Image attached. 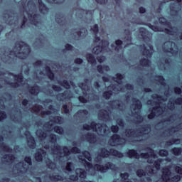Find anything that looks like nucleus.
<instances>
[{
    "label": "nucleus",
    "instance_id": "1",
    "mask_svg": "<svg viewBox=\"0 0 182 182\" xmlns=\"http://www.w3.org/2000/svg\"><path fill=\"white\" fill-rule=\"evenodd\" d=\"M23 6V23L21 26V29L25 28L28 18L30 21L31 25H33L36 28H39L42 25L41 21V16L39 14H35V12L38 11L36 4L33 0H22L21 1Z\"/></svg>",
    "mask_w": 182,
    "mask_h": 182
},
{
    "label": "nucleus",
    "instance_id": "2",
    "mask_svg": "<svg viewBox=\"0 0 182 182\" xmlns=\"http://www.w3.org/2000/svg\"><path fill=\"white\" fill-rule=\"evenodd\" d=\"M31 53V47L25 42L18 41L16 43L13 50L9 53L5 51L4 55L1 56V60L4 63H12L14 60L16 58L18 59H26Z\"/></svg>",
    "mask_w": 182,
    "mask_h": 182
},
{
    "label": "nucleus",
    "instance_id": "3",
    "mask_svg": "<svg viewBox=\"0 0 182 182\" xmlns=\"http://www.w3.org/2000/svg\"><path fill=\"white\" fill-rule=\"evenodd\" d=\"M80 160V163H82L83 166H85V168L88 171H93L91 173L92 176H95L96 171H100V173H107L109 170H113L114 171H117L119 169L116 165L112 162L107 163L105 166L100 164H95L93 166L92 163L88 161H92V155H90V152L87 151H84L82 152V156H79L78 157ZM88 161H87V160Z\"/></svg>",
    "mask_w": 182,
    "mask_h": 182
},
{
    "label": "nucleus",
    "instance_id": "4",
    "mask_svg": "<svg viewBox=\"0 0 182 182\" xmlns=\"http://www.w3.org/2000/svg\"><path fill=\"white\" fill-rule=\"evenodd\" d=\"M145 151H148L146 153H141L140 154L137 153V150L136 149H129L127 152V157L129 159H136V160H139L141 159H147V163L149 164H154V167L151 168V171L149 174L153 176V174H156V170H160V159L154 160L157 159V155L154 153V150L150 147H146L144 149Z\"/></svg>",
    "mask_w": 182,
    "mask_h": 182
},
{
    "label": "nucleus",
    "instance_id": "5",
    "mask_svg": "<svg viewBox=\"0 0 182 182\" xmlns=\"http://www.w3.org/2000/svg\"><path fill=\"white\" fill-rule=\"evenodd\" d=\"M48 139L50 142L48 144L44 146V149L46 150L50 149L52 154H55L58 156L60 159H63V157H68L70 154V153H73L74 154H77L80 153V149L79 148L75 146L69 151V148L68 146H64L62 149V146L59 144H56L58 141V136L55 134H51L48 136Z\"/></svg>",
    "mask_w": 182,
    "mask_h": 182
},
{
    "label": "nucleus",
    "instance_id": "6",
    "mask_svg": "<svg viewBox=\"0 0 182 182\" xmlns=\"http://www.w3.org/2000/svg\"><path fill=\"white\" fill-rule=\"evenodd\" d=\"M150 132H151V127L149 124H146L136 131L132 129H125V136L131 143H136L145 140L146 136H149Z\"/></svg>",
    "mask_w": 182,
    "mask_h": 182
},
{
    "label": "nucleus",
    "instance_id": "7",
    "mask_svg": "<svg viewBox=\"0 0 182 182\" xmlns=\"http://www.w3.org/2000/svg\"><path fill=\"white\" fill-rule=\"evenodd\" d=\"M139 35L143 39L145 44L140 46V49L142 51V55L147 58V59H150L153 55V46L151 45V38L147 36V30L144 28H139Z\"/></svg>",
    "mask_w": 182,
    "mask_h": 182
},
{
    "label": "nucleus",
    "instance_id": "8",
    "mask_svg": "<svg viewBox=\"0 0 182 182\" xmlns=\"http://www.w3.org/2000/svg\"><path fill=\"white\" fill-rule=\"evenodd\" d=\"M89 85H92V81L89 79H85V83H80L79 87L82 90L83 96L78 97L81 103H87L89 100H95L96 95L94 93L90 92V87Z\"/></svg>",
    "mask_w": 182,
    "mask_h": 182
},
{
    "label": "nucleus",
    "instance_id": "9",
    "mask_svg": "<svg viewBox=\"0 0 182 182\" xmlns=\"http://www.w3.org/2000/svg\"><path fill=\"white\" fill-rule=\"evenodd\" d=\"M114 82H117V84H112L108 87V90L103 93L102 96L104 99H110L113 95V92H123V75L120 73H117L116 77L112 78Z\"/></svg>",
    "mask_w": 182,
    "mask_h": 182
},
{
    "label": "nucleus",
    "instance_id": "10",
    "mask_svg": "<svg viewBox=\"0 0 182 182\" xmlns=\"http://www.w3.org/2000/svg\"><path fill=\"white\" fill-rule=\"evenodd\" d=\"M84 130H92L96 132L98 136H102V137H107L110 134V129L106 124H96L95 122H92L90 125L85 124L83 125Z\"/></svg>",
    "mask_w": 182,
    "mask_h": 182
},
{
    "label": "nucleus",
    "instance_id": "11",
    "mask_svg": "<svg viewBox=\"0 0 182 182\" xmlns=\"http://www.w3.org/2000/svg\"><path fill=\"white\" fill-rule=\"evenodd\" d=\"M109 156H114V157H118V159H122L123 158V153L113 149H111L109 151L106 148H102L101 149L100 152L98 153L97 156L95 158V162L102 164V159H107Z\"/></svg>",
    "mask_w": 182,
    "mask_h": 182
},
{
    "label": "nucleus",
    "instance_id": "12",
    "mask_svg": "<svg viewBox=\"0 0 182 182\" xmlns=\"http://www.w3.org/2000/svg\"><path fill=\"white\" fill-rule=\"evenodd\" d=\"M30 166H32V159H31L30 156H26L24 162L21 161L14 167V173H15L16 176H23L29 171Z\"/></svg>",
    "mask_w": 182,
    "mask_h": 182
},
{
    "label": "nucleus",
    "instance_id": "13",
    "mask_svg": "<svg viewBox=\"0 0 182 182\" xmlns=\"http://www.w3.org/2000/svg\"><path fill=\"white\" fill-rule=\"evenodd\" d=\"M130 107L131 116L136 119V123H141V122L144 120V118L141 116V107H143L141 101L140 100H137L136 98H133L132 104L131 105Z\"/></svg>",
    "mask_w": 182,
    "mask_h": 182
},
{
    "label": "nucleus",
    "instance_id": "14",
    "mask_svg": "<svg viewBox=\"0 0 182 182\" xmlns=\"http://www.w3.org/2000/svg\"><path fill=\"white\" fill-rule=\"evenodd\" d=\"M152 99L147 101V105L150 106H154L151 112L148 115V119H154L156 116H160V95L157 94H154L151 96Z\"/></svg>",
    "mask_w": 182,
    "mask_h": 182
},
{
    "label": "nucleus",
    "instance_id": "15",
    "mask_svg": "<svg viewBox=\"0 0 182 182\" xmlns=\"http://www.w3.org/2000/svg\"><path fill=\"white\" fill-rule=\"evenodd\" d=\"M35 159L36 161H42V160H44L48 168H50L51 170H55L56 168V164L53 162L48 157V154H46V151L42 149H38L35 154Z\"/></svg>",
    "mask_w": 182,
    "mask_h": 182
},
{
    "label": "nucleus",
    "instance_id": "16",
    "mask_svg": "<svg viewBox=\"0 0 182 182\" xmlns=\"http://www.w3.org/2000/svg\"><path fill=\"white\" fill-rule=\"evenodd\" d=\"M161 178L164 182H178L181 180L179 175H173L169 168H164Z\"/></svg>",
    "mask_w": 182,
    "mask_h": 182
},
{
    "label": "nucleus",
    "instance_id": "17",
    "mask_svg": "<svg viewBox=\"0 0 182 182\" xmlns=\"http://www.w3.org/2000/svg\"><path fill=\"white\" fill-rule=\"evenodd\" d=\"M3 19L7 25L16 28V23H18V18H16V14H15L14 12L11 11H6L4 14Z\"/></svg>",
    "mask_w": 182,
    "mask_h": 182
},
{
    "label": "nucleus",
    "instance_id": "18",
    "mask_svg": "<svg viewBox=\"0 0 182 182\" xmlns=\"http://www.w3.org/2000/svg\"><path fill=\"white\" fill-rule=\"evenodd\" d=\"M9 75L14 76V80H16L17 82H7L5 80L6 83L7 85H9L11 87H14V89H16L19 87V86H23V75H22V73L18 75H14V73H9Z\"/></svg>",
    "mask_w": 182,
    "mask_h": 182
},
{
    "label": "nucleus",
    "instance_id": "19",
    "mask_svg": "<svg viewBox=\"0 0 182 182\" xmlns=\"http://www.w3.org/2000/svg\"><path fill=\"white\" fill-rule=\"evenodd\" d=\"M109 49V41L106 40H102L100 44L92 49V53L95 55H99V53H102V52H105V50L107 51Z\"/></svg>",
    "mask_w": 182,
    "mask_h": 182
},
{
    "label": "nucleus",
    "instance_id": "20",
    "mask_svg": "<svg viewBox=\"0 0 182 182\" xmlns=\"http://www.w3.org/2000/svg\"><path fill=\"white\" fill-rule=\"evenodd\" d=\"M126 143V139L124 138H121L120 135L119 134H113L109 141V146H122Z\"/></svg>",
    "mask_w": 182,
    "mask_h": 182
},
{
    "label": "nucleus",
    "instance_id": "21",
    "mask_svg": "<svg viewBox=\"0 0 182 182\" xmlns=\"http://www.w3.org/2000/svg\"><path fill=\"white\" fill-rule=\"evenodd\" d=\"M27 139L28 146L30 149H35L36 147V142L35 141V138L32 136L29 131H26L24 133Z\"/></svg>",
    "mask_w": 182,
    "mask_h": 182
},
{
    "label": "nucleus",
    "instance_id": "22",
    "mask_svg": "<svg viewBox=\"0 0 182 182\" xmlns=\"http://www.w3.org/2000/svg\"><path fill=\"white\" fill-rule=\"evenodd\" d=\"M98 118L100 120H102L103 122H110V120H112L109 112L105 109H101L98 112Z\"/></svg>",
    "mask_w": 182,
    "mask_h": 182
},
{
    "label": "nucleus",
    "instance_id": "23",
    "mask_svg": "<svg viewBox=\"0 0 182 182\" xmlns=\"http://www.w3.org/2000/svg\"><path fill=\"white\" fill-rule=\"evenodd\" d=\"M73 97V94L70 90H66L63 93H59L57 95V100L59 102H65L66 99H70Z\"/></svg>",
    "mask_w": 182,
    "mask_h": 182
},
{
    "label": "nucleus",
    "instance_id": "24",
    "mask_svg": "<svg viewBox=\"0 0 182 182\" xmlns=\"http://www.w3.org/2000/svg\"><path fill=\"white\" fill-rule=\"evenodd\" d=\"M168 45L171 46V48L168 50H166V53H171L172 56H175V55L178 53V48H177V46H176L175 43L167 42L164 43V46H167Z\"/></svg>",
    "mask_w": 182,
    "mask_h": 182
},
{
    "label": "nucleus",
    "instance_id": "25",
    "mask_svg": "<svg viewBox=\"0 0 182 182\" xmlns=\"http://www.w3.org/2000/svg\"><path fill=\"white\" fill-rule=\"evenodd\" d=\"M111 105L112 106V109H117L118 110H121V112H123V110L126 109V105L119 100L112 101Z\"/></svg>",
    "mask_w": 182,
    "mask_h": 182
},
{
    "label": "nucleus",
    "instance_id": "26",
    "mask_svg": "<svg viewBox=\"0 0 182 182\" xmlns=\"http://www.w3.org/2000/svg\"><path fill=\"white\" fill-rule=\"evenodd\" d=\"M15 156L13 154H6L3 156L1 161L4 164H12L14 161H15Z\"/></svg>",
    "mask_w": 182,
    "mask_h": 182
},
{
    "label": "nucleus",
    "instance_id": "27",
    "mask_svg": "<svg viewBox=\"0 0 182 182\" xmlns=\"http://www.w3.org/2000/svg\"><path fill=\"white\" fill-rule=\"evenodd\" d=\"M85 140L88 143H90V144H95L97 141V138L96 137V135L93 133H87L85 135Z\"/></svg>",
    "mask_w": 182,
    "mask_h": 182
},
{
    "label": "nucleus",
    "instance_id": "28",
    "mask_svg": "<svg viewBox=\"0 0 182 182\" xmlns=\"http://www.w3.org/2000/svg\"><path fill=\"white\" fill-rule=\"evenodd\" d=\"M87 35V30L85 28L75 29L74 31V36H77V38H85Z\"/></svg>",
    "mask_w": 182,
    "mask_h": 182
},
{
    "label": "nucleus",
    "instance_id": "29",
    "mask_svg": "<svg viewBox=\"0 0 182 182\" xmlns=\"http://www.w3.org/2000/svg\"><path fill=\"white\" fill-rule=\"evenodd\" d=\"M122 45H123V41L121 40H117L115 41V43L111 45V48L115 50V52H123V48L122 47Z\"/></svg>",
    "mask_w": 182,
    "mask_h": 182
},
{
    "label": "nucleus",
    "instance_id": "30",
    "mask_svg": "<svg viewBox=\"0 0 182 182\" xmlns=\"http://www.w3.org/2000/svg\"><path fill=\"white\" fill-rule=\"evenodd\" d=\"M182 105V98L179 97L176 99L175 101H173V100H170L168 103V108L170 110L174 109V105Z\"/></svg>",
    "mask_w": 182,
    "mask_h": 182
},
{
    "label": "nucleus",
    "instance_id": "31",
    "mask_svg": "<svg viewBox=\"0 0 182 182\" xmlns=\"http://www.w3.org/2000/svg\"><path fill=\"white\" fill-rule=\"evenodd\" d=\"M28 92L29 93H31V95H33V96H38V95H39V92H41V87L38 85L29 87Z\"/></svg>",
    "mask_w": 182,
    "mask_h": 182
},
{
    "label": "nucleus",
    "instance_id": "32",
    "mask_svg": "<svg viewBox=\"0 0 182 182\" xmlns=\"http://www.w3.org/2000/svg\"><path fill=\"white\" fill-rule=\"evenodd\" d=\"M38 4L41 14H43V15H46V14H48V12H49V9L46 7L42 0H38Z\"/></svg>",
    "mask_w": 182,
    "mask_h": 182
},
{
    "label": "nucleus",
    "instance_id": "33",
    "mask_svg": "<svg viewBox=\"0 0 182 182\" xmlns=\"http://www.w3.org/2000/svg\"><path fill=\"white\" fill-rule=\"evenodd\" d=\"M87 114H89V112L87 110L80 109L74 115V117H79L80 119H83L85 117H87Z\"/></svg>",
    "mask_w": 182,
    "mask_h": 182
},
{
    "label": "nucleus",
    "instance_id": "34",
    "mask_svg": "<svg viewBox=\"0 0 182 182\" xmlns=\"http://www.w3.org/2000/svg\"><path fill=\"white\" fill-rule=\"evenodd\" d=\"M125 33L127 34V37H125L124 43H126V45L124 46V48H127L129 45H132V33L130 31L127 30L125 31Z\"/></svg>",
    "mask_w": 182,
    "mask_h": 182
},
{
    "label": "nucleus",
    "instance_id": "35",
    "mask_svg": "<svg viewBox=\"0 0 182 182\" xmlns=\"http://www.w3.org/2000/svg\"><path fill=\"white\" fill-rule=\"evenodd\" d=\"M92 32H93L95 40V43H97V42H100V37H97V33H99V26L97 24L94 25L93 28H91Z\"/></svg>",
    "mask_w": 182,
    "mask_h": 182
},
{
    "label": "nucleus",
    "instance_id": "36",
    "mask_svg": "<svg viewBox=\"0 0 182 182\" xmlns=\"http://www.w3.org/2000/svg\"><path fill=\"white\" fill-rule=\"evenodd\" d=\"M55 21L57 23H58V25H60L61 26L66 25V18H65L62 14L56 16Z\"/></svg>",
    "mask_w": 182,
    "mask_h": 182
},
{
    "label": "nucleus",
    "instance_id": "37",
    "mask_svg": "<svg viewBox=\"0 0 182 182\" xmlns=\"http://www.w3.org/2000/svg\"><path fill=\"white\" fill-rule=\"evenodd\" d=\"M45 70L48 77H49L50 80H53V79H55V74L52 72V70H50V67H46Z\"/></svg>",
    "mask_w": 182,
    "mask_h": 182
},
{
    "label": "nucleus",
    "instance_id": "38",
    "mask_svg": "<svg viewBox=\"0 0 182 182\" xmlns=\"http://www.w3.org/2000/svg\"><path fill=\"white\" fill-rule=\"evenodd\" d=\"M36 136L41 139H46L48 137V134L42 129H38L36 132Z\"/></svg>",
    "mask_w": 182,
    "mask_h": 182
},
{
    "label": "nucleus",
    "instance_id": "39",
    "mask_svg": "<svg viewBox=\"0 0 182 182\" xmlns=\"http://www.w3.org/2000/svg\"><path fill=\"white\" fill-rule=\"evenodd\" d=\"M87 60L89 63H91L93 66L96 65V58L93 56V54H87Z\"/></svg>",
    "mask_w": 182,
    "mask_h": 182
},
{
    "label": "nucleus",
    "instance_id": "40",
    "mask_svg": "<svg viewBox=\"0 0 182 182\" xmlns=\"http://www.w3.org/2000/svg\"><path fill=\"white\" fill-rule=\"evenodd\" d=\"M0 149H1L3 151H6V153H12V149L6 145L4 142L0 143Z\"/></svg>",
    "mask_w": 182,
    "mask_h": 182
},
{
    "label": "nucleus",
    "instance_id": "41",
    "mask_svg": "<svg viewBox=\"0 0 182 182\" xmlns=\"http://www.w3.org/2000/svg\"><path fill=\"white\" fill-rule=\"evenodd\" d=\"M103 69L105 70V72H109L110 70V68H109L108 65H97V70L99 72V73L103 74Z\"/></svg>",
    "mask_w": 182,
    "mask_h": 182
},
{
    "label": "nucleus",
    "instance_id": "42",
    "mask_svg": "<svg viewBox=\"0 0 182 182\" xmlns=\"http://www.w3.org/2000/svg\"><path fill=\"white\" fill-rule=\"evenodd\" d=\"M49 178L51 181L56 182V181H63L65 180L62 176L59 175H55V176H50Z\"/></svg>",
    "mask_w": 182,
    "mask_h": 182
},
{
    "label": "nucleus",
    "instance_id": "43",
    "mask_svg": "<svg viewBox=\"0 0 182 182\" xmlns=\"http://www.w3.org/2000/svg\"><path fill=\"white\" fill-rule=\"evenodd\" d=\"M58 85H60V86H63V87H65V89H70V85L69 84V82L68 81V80H64L63 81L58 80Z\"/></svg>",
    "mask_w": 182,
    "mask_h": 182
},
{
    "label": "nucleus",
    "instance_id": "44",
    "mask_svg": "<svg viewBox=\"0 0 182 182\" xmlns=\"http://www.w3.org/2000/svg\"><path fill=\"white\" fill-rule=\"evenodd\" d=\"M140 65L141 66H145L147 68L151 65V61H150L149 59L144 58L140 60Z\"/></svg>",
    "mask_w": 182,
    "mask_h": 182
},
{
    "label": "nucleus",
    "instance_id": "45",
    "mask_svg": "<svg viewBox=\"0 0 182 182\" xmlns=\"http://www.w3.org/2000/svg\"><path fill=\"white\" fill-rule=\"evenodd\" d=\"M43 127L47 129V132H50V130H52V127H53V122L50 121L44 124Z\"/></svg>",
    "mask_w": 182,
    "mask_h": 182
},
{
    "label": "nucleus",
    "instance_id": "46",
    "mask_svg": "<svg viewBox=\"0 0 182 182\" xmlns=\"http://www.w3.org/2000/svg\"><path fill=\"white\" fill-rule=\"evenodd\" d=\"M172 154H174V156H180L182 153V149L181 148H173L171 150Z\"/></svg>",
    "mask_w": 182,
    "mask_h": 182
},
{
    "label": "nucleus",
    "instance_id": "47",
    "mask_svg": "<svg viewBox=\"0 0 182 182\" xmlns=\"http://www.w3.org/2000/svg\"><path fill=\"white\" fill-rule=\"evenodd\" d=\"M53 129L55 133H58V134H63V133H65V131L62 127L55 126Z\"/></svg>",
    "mask_w": 182,
    "mask_h": 182
},
{
    "label": "nucleus",
    "instance_id": "48",
    "mask_svg": "<svg viewBox=\"0 0 182 182\" xmlns=\"http://www.w3.org/2000/svg\"><path fill=\"white\" fill-rule=\"evenodd\" d=\"M73 168V163L68 162L67 163V165L65 166V171H68V173H72Z\"/></svg>",
    "mask_w": 182,
    "mask_h": 182
},
{
    "label": "nucleus",
    "instance_id": "49",
    "mask_svg": "<svg viewBox=\"0 0 182 182\" xmlns=\"http://www.w3.org/2000/svg\"><path fill=\"white\" fill-rule=\"evenodd\" d=\"M54 122L57 124H62V123H63V118H62L61 117H58V116L54 117Z\"/></svg>",
    "mask_w": 182,
    "mask_h": 182
},
{
    "label": "nucleus",
    "instance_id": "50",
    "mask_svg": "<svg viewBox=\"0 0 182 182\" xmlns=\"http://www.w3.org/2000/svg\"><path fill=\"white\" fill-rule=\"evenodd\" d=\"M173 144H180V139L171 140L166 143V146H173Z\"/></svg>",
    "mask_w": 182,
    "mask_h": 182
},
{
    "label": "nucleus",
    "instance_id": "51",
    "mask_svg": "<svg viewBox=\"0 0 182 182\" xmlns=\"http://www.w3.org/2000/svg\"><path fill=\"white\" fill-rule=\"evenodd\" d=\"M136 176L138 177H144L146 176V172L143 169H138L136 171Z\"/></svg>",
    "mask_w": 182,
    "mask_h": 182
},
{
    "label": "nucleus",
    "instance_id": "52",
    "mask_svg": "<svg viewBox=\"0 0 182 182\" xmlns=\"http://www.w3.org/2000/svg\"><path fill=\"white\" fill-rule=\"evenodd\" d=\"M116 122L118 124V126H119V127H124V121H123L122 118L117 119Z\"/></svg>",
    "mask_w": 182,
    "mask_h": 182
},
{
    "label": "nucleus",
    "instance_id": "53",
    "mask_svg": "<svg viewBox=\"0 0 182 182\" xmlns=\"http://www.w3.org/2000/svg\"><path fill=\"white\" fill-rule=\"evenodd\" d=\"M6 119V113L4 111H0V122H4Z\"/></svg>",
    "mask_w": 182,
    "mask_h": 182
},
{
    "label": "nucleus",
    "instance_id": "54",
    "mask_svg": "<svg viewBox=\"0 0 182 182\" xmlns=\"http://www.w3.org/2000/svg\"><path fill=\"white\" fill-rule=\"evenodd\" d=\"M160 156L162 157H167V156H168V151L164 149L160 150Z\"/></svg>",
    "mask_w": 182,
    "mask_h": 182
},
{
    "label": "nucleus",
    "instance_id": "55",
    "mask_svg": "<svg viewBox=\"0 0 182 182\" xmlns=\"http://www.w3.org/2000/svg\"><path fill=\"white\" fill-rule=\"evenodd\" d=\"M111 130L112 133H117V132H119V127L117 125H112L111 127Z\"/></svg>",
    "mask_w": 182,
    "mask_h": 182
},
{
    "label": "nucleus",
    "instance_id": "56",
    "mask_svg": "<svg viewBox=\"0 0 182 182\" xmlns=\"http://www.w3.org/2000/svg\"><path fill=\"white\" fill-rule=\"evenodd\" d=\"M120 177L121 178H122V180H127L129 178V173L126 172L124 173H121Z\"/></svg>",
    "mask_w": 182,
    "mask_h": 182
},
{
    "label": "nucleus",
    "instance_id": "57",
    "mask_svg": "<svg viewBox=\"0 0 182 182\" xmlns=\"http://www.w3.org/2000/svg\"><path fill=\"white\" fill-rule=\"evenodd\" d=\"M132 23H135L136 25H141L143 24V22L141 21H140V19L137 18V19H132V21H131Z\"/></svg>",
    "mask_w": 182,
    "mask_h": 182
},
{
    "label": "nucleus",
    "instance_id": "58",
    "mask_svg": "<svg viewBox=\"0 0 182 182\" xmlns=\"http://www.w3.org/2000/svg\"><path fill=\"white\" fill-rule=\"evenodd\" d=\"M53 90L55 92H62V87L58 86V85H53L52 86Z\"/></svg>",
    "mask_w": 182,
    "mask_h": 182
},
{
    "label": "nucleus",
    "instance_id": "59",
    "mask_svg": "<svg viewBox=\"0 0 182 182\" xmlns=\"http://www.w3.org/2000/svg\"><path fill=\"white\" fill-rule=\"evenodd\" d=\"M41 116H50L52 114V112L48 111H41Z\"/></svg>",
    "mask_w": 182,
    "mask_h": 182
},
{
    "label": "nucleus",
    "instance_id": "60",
    "mask_svg": "<svg viewBox=\"0 0 182 182\" xmlns=\"http://www.w3.org/2000/svg\"><path fill=\"white\" fill-rule=\"evenodd\" d=\"M97 60H98V62L100 63H103V62H105V60H106V57H105L103 55L97 57Z\"/></svg>",
    "mask_w": 182,
    "mask_h": 182
},
{
    "label": "nucleus",
    "instance_id": "61",
    "mask_svg": "<svg viewBox=\"0 0 182 182\" xmlns=\"http://www.w3.org/2000/svg\"><path fill=\"white\" fill-rule=\"evenodd\" d=\"M63 109L64 113H65V114H69L70 110H69V108H68V105H64L63 106Z\"/></svg>",
    "mask_w": 182,
    "mask_h": 182
},
{
    "label": "nucleus",
    "instance_id": "62",
    "mask_svg": "<svg viewBox=\"0 0 182 182\" xmlns=\"http://www.w3.org/2000/svg\"><path fill=\"white\" fill-rule=\"evenodd\" d=\"M175 170L178 174L182 176V168L180 166H176Z\"/></svg>",
    "mask_w": 182,
    "mask_h": 182
},
{
    "label": "nucleus",
    "instance_id": "63",
    "mask_svg": "<svg viewBox=\"0 0 182 182\" xmlns=\"http://www.w3.org/2000/svg\"><path fill=\"white\" fill-rule=\"evenodd\" d=\"M125 88H127V90H133V89H134V87L132 85V84H127L125 85Z\"/></svg>",
    "mask_w": 182,
    "mask_h": 182
},
{
    "label": "nucleus",
    "instance_id": "64",
    "mask_svg": "<svg viewBox=\"0 0 182 182\" xmlns=\"http://www.w3.org/2000/svg\"><path fill=\"white\" fill-rule=\"evenodd\" d=\"M141 182H151V178L150 176L145 177L144 179H141Z\"/></svg>",
    "mask_w": 182,
    "mask_h": 182
}]
</instances>
